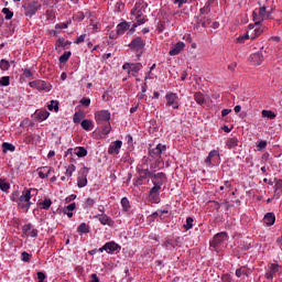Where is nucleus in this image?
Returning a JSON list of instances; mask_svg holds the SVG:
<instances>
[{
    "label": "nucleus",
    "mask_w": 282,
    "mask_h": 282,
    "mask_svg": "<svg viewBox=\"0 0 282 282\" xmlns=\"http://www.w3.org/2000/svg\"><path fill=\"white\" fill-rule=\"evenodd\" d=\"M111 112L108 110H99L95 112V121L99 127H101L104 135H109L111 133Z\"/></svg>",
    "instance_id": "nucleus-1"
},
{
    "label": "nucleus",
    "mask_w": 282,
    "mask_h": 282,
    "mask_svg": "<svg viewBox=\"0 0 282 282\" xmlns=\"http://www.w3.org/2000/svg\"><path fill=\"white\" fill-rule=\"evenodd\" d=\"M131 52L137 54V57L140 58L144 54V47H147V41L140 36L134 37L128 45Z\"/></svg>",
    "instance_id": "nucleus-2"
},
{
    "label": "nucleus",
    "mask_w": 282,
    "mask_h": 282,
    "mask_svg": "<svg viewBox=\"0 0 282 282\" xmlns=\"http://www.w3.org/2000/svg\"><path fill=\"white\" fill-rule=\"evenodd\" d=\"M228 240V234L226 231H221L219 234H216L213 238V240L209 242L210 248H214L216 252L224 246V241Z\"/></svg>",
    "instance_id": "nucleus-3"
},
{
    "label": "nucleus",
    "mask_w": 282,
    "mask_h": 282,
    "mask_svg": "<svg viewBox=\"0 0 282 282\" xmlns=\"http://www.w3.org/2000/svg\"><path fill=\"white\" fill-rule=\"evenodd\" d=\"M30 199H32V189L22 192V195L18 200V208L30 210Z\"/></svg>",
    "instance_id": "nucleus-4"
},
{
    "label": "nucleus",
    "mask_w": 282,
    "mask_h": 282,
    "mask_svg": "<svg viewBox=\"0 0 282 282\" xmlns=\"http://www.w3.org/2000/svg\"><path fill=\"white\" fill-rule=\"evenodd\" d=\"M25 17H34L39 10H41V4L36 1H28L23 4Z\"/></svg>",
    "instance_id": "nucleus-5"
},
{
    "label": "nucleus",
    "mask_w": 282,
    "mask_h": 282,
    "mask_svg": "<svg viewBox=\"0 0 282 282\" xmlns=\"http://www.w3.org/2000/svg\"><path fill=\"white\" fill-rule=\"evenodd\" d=\"M121 247L115 241L106 242L101 248L98 249V252H108V254H113V252H118Z\"/></svg>",
    "instance_id": "nucleus-6"
},
{
    "label": "nucleus",
    "mask_w": 282,
    "mask_h": 282,
    "mask_svg": "<svg viewBox=\"0 0 282 282\" xmlns=\"http://www.w3.org/2000/svg\"><path fill=\"white\" fill-rule=\"evenodd\" d=\"M219 163V151L213 150L209 152L207 159L205 160V164L207 166H217Z\"/></svg>",
    "instance_id": "nucleus-7"
},
{
    "label": "nucleus",
    "mask_w": 282,
    "mask_h": 282,
    "mask_svg": "<svg viewBox=\"0 0 282 282\" xmlns=\"http://www.w3.org/2000/svg\"><path fill=\"white\" fill-rule=\"evenodd\" d=\"M139 177L135 180V184L138 186H142V182L147 180V177L153 178V173L149 171V169H138Z\"/></svg>",
    "instance_id": "nucleus-8"
},
{
    "label": "nucleus",
    "mask_w": 282,
    "mask_h": 282,
    "mask_svg": "<svg viewBox=\"0 0 282 282\" xmlns=\"http://www.w3.org/2000/svg\"><path fill=\"white\" fill-rule=\"evenodd\" d=\"M166 151V145L159 143L154 149L149 151V154L154 160H158V158L162 156V153Z\"/></svg>",
    "instance_id": "nucleus-9"
},
{
    "label": "nucleus",
    "mask_w": 282,
    "mask_h": 282,
    "mask_svg": "<svg viewBox=\"0 0 282 282\" xmlns=\"http://www.w3.org/2000/svg\"><path fill=\"white\" fill-rule=\"evenodd\" d=\"M167 178L166 174L163 172L156 173L152 175V184H156V186H163V184H166Z\"/></svg>",
    "instance_id": "nucleus-10"
},
{
    "label": "nucleus",
    "mask_w": 282,
    "mask_h": 282,
    "mask_svg": "<svg viewBox=\"0 0 282 282\" xmlns=\"http://www.w3.org/2000/svg\"><path fill=\"white\" fill-rule=\"evenodd\" d=\"M177 246H180V238H167L163 243V248L171 251L175 250Z\"/></svg>",
    "instance_id": "nucleus-11"
},
{
    "label": "nucleus",
    "mask_w": 282,
    "mask_h": 282,
    "mask_svg": "<svg viewBox=\"0 0 282 282\" xmlns=\"http://www.w3.org/2000/svg\"><path fill=\"white\" fill-rule=\"evenodd\" d=\"M88 174H89V167H83L82 176H78V178H77L78 188H85V185L87 184V175Z\"/></svg>",
    "instance_id": "nucleus-12"
},
{
    "label": "nucleus",
    "mask_w": 282,
    "mask_h": 282,
    "mask_svg": "<svg viewBox=\"0 0 282 282\" xmlns=\"http://www.w3.org/2000/svg\"><path fill=\"white\" fill-rule=\"evenodd\" d=\"M22 232L25 237H39V229H33L32 224H26L22 227Z\"/></svg>",
    "instance_id": "nucleus-13"
},
{
    "label": "nucleus",
    "mask_w": 282,
    "mask_h": 282,
    "mask_svg": "<svg viewBox=\"0 0 282 282\" xmlns=\"http://www.w3.org/2000/svg\"><path fill=\"white\" fill-rule=\"evenodd\" d=\"M120 149H122V141L117 140L109 145L108 153L109 155H118V153H120Z\"/></svg>",
    "instance_id": "nucleus-14"
},
{
    "label": "nucleus",
    "mask_w": 282,
    "mask_h": 282,
    "mask_svg": "<svg viewBox=\"0 0 282 282\" xmlns=\"http://www.w3.org/2000/svg\"><path fill=\"white\" fill-rule=\"evenodd\" d=\"M250 61H251V63H253V65H261V63H263V48H261L257 53H253L250 56Z\"/></svg>",
    "instance_id": "nucleus-15"
},
{
    "label": "nucleus",
    "mask_w": 282,
    "mask_h": 282,
    "mask_svg": "<svg viewBox=\"0 0 282 282\" xmlns=\"http://www.w3.org/2000/svg\"><path fill=\"white\" fill-rule=\"evenodd\" d=\"M184 47H186V44H184V42H178L174 45L172 50H170L169 55L177 56V54H180L182 50H184Z\"/></svg>",
    "instance_id": "nucleus-16"
},
{
    "label": "nucleus",
    "mask_w": 282,
    "mask_h": 282,
    "mask_svg": "<svg viewBox=\"0 0 282 282\" xmlns=\"http://www.w3.org/2000/svg\"><path fill=\"white\" fill-rule=\"evenodd\" d=\"M96 219H99L100 224H102V226H113V220L111 219V217L107 216V215H97L95 216Z\"/></svg>",
    "instance_id": "nucleus-17"
},
{
    "label": "nucleus",
    "mask_w": 282,
    "mask_h": 282,
    "mask_svg": "<svg viewBox=\"0 0 282 282\" xmlns=\"http://www.w3.org/2000/svg\"><path fill=\"white\" fill-rule=\"evenodd\" d=\"M165 100H166V107H172V105H175L178 100L177 94L175 93L166 94Z\"/></svg>",
    "instance_id": "nucleus-18"
},
{
    "label": "nucleus",
    "mask_w": 282,
    "mask_h": 282,
    "mask_svg": "<svg viewBox=\"0 0 282 282\" xmlns=\"http://www.w3.org/2000/svg\"><path fill=\"white\" fill-rule=\"evenodd\" d=\"M263 221L265 226H274V223L276 221V216L274 213H267L263 217Z\"/></svg>",
    "instance_id": "nucleus-19"
},
{
    "label": "nucleus",
    "mask_w": 282,
    "mask_h": 282,
    "mask_svg": "<svg viewBox=\"0 0 282 282\" xmlns=\"http://www.w3.org/2000/svg\"><path fill=\"white\" fill-rule=\"evenodd\" d=\"M131 28V24L129 22H121L117 25V35L122 36L127 30Z\"/></svg>",
    "instance_id": "nucleus-20"
},
{
    "label": "nucleus",
    "mask_w": 282,
    "mask_h": 282,
    "mask_svg": "<svg viewBox=\"0 0 282 282\" xmlns=\"http://www.w3.org/2000/svg\"><path fill=\"white\" fill-rule=\"evenodd\" d=\"M252 20L254 21V24H249V30H252L253 28H259L261 25V15L257 13V11L252 12Z\"/></svg>",
    "instance_id": "nucleus-21"
},
{
    "label": "nucleus",
    "mask_w": 282,
    "mask_h": 282,
    "mask_svg": "<svg viewBox=\"0 0 282 282\" xmlns=\"http://www.w3.org/2000/svg\"><path fill=\"white\" fill-rule=\"evenodd\" d=\"M140 69H142V64L137 63V64H131L130 69L128 70V74H131V76H138L140 74Z\"/></svg>",
    "instance_id": "nucleus-22"
},
{
    "label": "nucleus",
    "mask_w": 282,
    "mask_h": 282,
    "mask_svg": "<svg viewBox=\"0 0 282 282\" xmlns=\"http://www.w3.org/2000/svg\"><path fill=\"white\" fill-rule=\"evenodd\" d=\"M276 272H279V264H271L270 271L265 273V279H274V276H276Z\"/></svg>",
    "instance_id": "nucleus-23"
},
{
    "label": "nucleus",
    "mask_w": 282,
    "mask_h": 282,
    "mask_svg": "<svg viewBox=\"0 0 282 282\" xmlns=\"http://www.w3.org/2000/svg\"><path fill=\"white\" fill-rule=\"evenodd\" d=\"M236 276H238V279H241V276H250V269L246 267H241L240 269H237Z\"/></svg>",
    "instance_id": "nucleus-24"
},
{
    "label": "nucleus",
    "mask_w": 282,
    "mask_h": 282,
    "mask_svg": "<svg viewBox=\"0 0 282 282\" xmlns=\"http://www.w3.org/2000/svg\"><path fill=\"white\" fill-rule=\"evenodd\" d=\"M50 173H52V167H41V170L39 171V177H41V180H45V177H48Z\"/></svg>",
    "instance_id": "nucleus-25"
},
{
    "label": "nucleus",
    "mask_w": 282,
    "mask_h": 282,
    "mask_svg": "<svg viewBox=\"0 0 282 282\" xmlns=\"http://www.w3.org/2000/svg\"><path fill=\"white\" fill-rule=\"evenodd\" d=\"M30 87H33L34 89H39V91H43V89H45V82H39V80L31 82Z\"/></svg>",
    "instance_id": "nucleus-26"
},
{
    "label": "nucleus",
    "mask_w": 282,
    "mask_h": 282,
    "mask_svg": "<svg viewBox=\"0 0 282 282\" xmlns=\"http://www.w3.org/2000/svg\"><path fill=\"white\" fill-rule=\"evenodd\" d=\"M210 25V19L202 18L197 21L196 28H208Z\"/></svg>",
    "instance_id": "nucleus-27"
},
{
    "label": "nucleus",
    "mask_w": 282,
    "mask_h": 282,
    "mask_svg": "<svg viewBox=\"0 0 282 282\" xmlns=\"http://www.w3.org/2000/svg\"><path fill=\"white\" fill-rule=\"evenodd\" d=\"M35 116L37 119H40L42 122L43 120H47V118H50V113L47 112V110H40L35 112Z\"/></svg>",
    "instance_id": "nucleus-28"
},
{
    "label": "nucleus",
    "mask_w": 282,
    "mask_h": 282,
    "mask_svg": "<svg viewBox=\"0 0 282 282\" xmlns=\"http://www.w3.org/2000/svg\"><path fill=\"white\" fill-rule=\"evenodd\" d=\"M236 147H239V139L230 138V139L227 140V148L228 149H235Z\"/></svg>",
    "instance_id": "nucleus-29"
},
{
    "label": "nucleus",
    "mask_w": 282,
    "mask_h": 282,
    "mask_svg": "<svg viewBox=\"0 0 282 282\" xmlns=\"http://www.w3.org/2000/svg\"><path fill=\"white\" fill-rule=\"evenodd\" d=\"M259 15L261 21H265V19H270V12L267 11L265 7H261L259 9Z\"/></svg>",
    "instance_id": "nucleus-30"
},
{
    "label": "nucleus",
    "mask_w": 282,
    "mask_h": 282,
    "mask_svg": "<svg viewBox=\"0 0 282 282\" xmlns=\"http://www.w3.org/2000/svg\"><path fill=\"white\" fill-rule=\"evenodd\" d=\"M82 128L84 129V131H90L91 127L94 126V122L89 119H85L82 121Z\"/></svg>",
    "instance_id": "nucleus-31"
},
{
    "label": "nucleus",
    "mask_w": 282,
    "mask_h": 282,
    "mask_svg": "<svg viewBox=\"0 0 282 282\" xmlns=\"http://www.w3.org/2000/svg\"><path fill=\"white\" fill-rule=\"evenodd\" d=\"M75 155H77V158H86L87 149H85L84 147L76 148Z\"/></svg>",
    "instance_id": "nucleus-32"
},
{
    "label": "nucleus",
    "mask_w": 282,
    "mask_h": 282,
    "mask_svg": "<svg viewBox=\"0 0 282 282\" xmlns=\"http://www.w3.org/2000/svg\"><path fill=\"white\" fill-rule=\"evenodd\" d=\"M194 100L197 102V105H204V102H206V98H204V94L202 93H195Z\"/></svg>",
    "instance_id": "nucleus-33"
},
{
    "label": "nucleus",
    "mask_w": 282,
    "mask_h": 282,
    "mask_svg": "<svg viewBox=\"0 0 282 282\" xmlns=\"http://www.w3.org/2000/svg\"><path fill=\"white\" fill-rule=\"evenodd\" d=\"M0 191L8 193L10 191V183L6 182V178H0Z\"/></svg>",
    "instance_id": "nucleus-34"
},
{
    "label": "nucleus",
    "mask_w": 282,
    "mask_h": 282,
    "mask_svg": "<svg viewBox=\"0 0 282 282\" xmlns=\"http://www.w3.org/2000/svg\"><path fill=\"white\" fill-rule=\"evenodd\" d=\"M40 206L42 210H50V207L52 206V199L45 198L42 203H40Z\"/></svg>",
    "instance_id": "nucleus-35"
},
{
    "label": "nucleus",
    "mask_w": 282,
    "mask_h": 282,
    "mask_svg": "<svg viewBox=\"0 0 282 282\" xmlns=\"http://www.w3.org/2000/svg\"><path fill=\"white\" fill-rule=\"evenodd\" d=\"M142 17V11H138L137 12V23H134L137 26L138 25H144V23H147V19L145 18H141Z\"/></svg>",
    "instance_id": "nucleus-36"
},
{
    "label": "nucleus",
    "mask_w": 282,
    "mask_h": 282,
    "mask_svg": "<svg viewBox=\"0 0 282 282\" xmlns=\"http://www.w3.org/2000/svg\"><path fill=\"white\" fill-rule=\"evenodd\" d=\"M57 47H67V45H72L70 41H66L65 37H59L56 42Z\"/></svg>",
    "instance_id": "nucleus-37"
},
{
    "label": "nucleus",
    "mask_w": 282,
    "mask_h": 282,
    "mask_svg": "<svg viewBox=\"0 0 282 282\" xmlns=\"http://www.w3.org/2000/svg\"><path fill=\"white\" fill-rule=\"evenodd\" d=\"M262 118H269V120H274L276 115L272 110H262Z\"/></svg>",
    "instance_id": "nucleus-38"
},
{
    "label": "nucleus",
    "mask_w": 282,
    "mask_h": 282,
    "mask_svg": "<svg viewBox=\"0 0 282 282\" xmlns=\"http://www.w3.org/2000/svg\"><path fill=\"white\" fill-rule=\"evenodd\" d=\"M2 14H4V19L6 21H10L12 19V17H14V12H12L10 9L8 8H3L2 9Z\"/></svg>",
    "instance_id": "nucleus-39"
},
{
    "label": "nucleus",
    "mask_w": 282,
    "mask_h": 282,
    "mask_svg": "<svg viewBox=\"0 0 282 282\" xmlns=\"http://www.w3.org/2000/svg\"><path fill=\"white\" fill-rule=\"evenodd\" d=\"M95 204H96V199H94V198H91V197H88V198H86V200L84 202L83 207H84L85 209L91 208Z\"/></svg>",
    "instance_id": "nucleus-40"
},
{
    "label": "nucleus",
    "mask_w": 282,
    "mask_h": 282,
    "mask_svg": "<svg viewBox=\"0 0 282 282\" xmlns=\"http://www.w3.org/2000/svg\"><path fill=\"white\" fill-rule=\"evenodd\" d=\"M253 36H251L252 40L257 39V36H261L263 34V29L261 25L254 26L253 29Z\"/></svg>",
    "instance_id": "nucleus-41"
},
{
    "label": "nucleus",
    "mask_w": 282,
    "mask_h": 282,
    "mask_svg": "<svg viewBox=\"0 0 282 282\" xmlns=\"http://www.w3.org/2000/svg\"><path fill=\"white\" fill-rule=\"evenodd\" d=\"M70 56H72V52L69 51L64 52V54L59 56V63H67Z\"/></svg>",
    "instance_id": "nucleus-42"
},
{
    "label": "nucleus",
    "mask_w": 282,
    "mask_h": 282,
    "mask_svg": "<svg viewBox=\"0 0 282 282\" xmlns=\"http://www.w3.org/2000/svg\"><path fill=\"white\" fill-rule=\"evenodd\" d=\"M0 69L2 72H8L10 69V62H8L7 59H1L0 61Z\"/></svg>",
    "instance_id": "nucleus-43"
},
{
    "label": "nucleus",
    "mask_w": 282,
    "mask_h": 282,
    "mask_svg": "<svg viewBox=\"0 0 282 282\" xmlns=\"http://www.w3.org/2000/svg\"><path fill=\"white\" fill-rule=\"evenodd\" d=\"M2 150H3V153H8V151H14L15 148L12 143L4 142L2 143Z\"/></svg>",
    "instance_id": "nucleus-44"
},
{
    "label": "nucleus",
    "mask_w": 282,
    "mask_h": 282,
    "mask_svg": "<svg viewBox=\"0 0 282 282\" xmlns=\"http://www.w3.org/2000/svg\"><path fill=\"white\" fill-rule=\"evenodd\" d=\"M78 232L87 234L89 232V226L85 223L80 224L77 228Z\"/></svg>",
    "instance_id": "nucleus-45"
},
{
    "label": "nucleus",
    "mask_w": 282,
    "mask_h": 282,
    "mask_svg": "<svg viewBox=\"0 0 282 282\" xmlns=\"http://www.w3.org/2000/svg\"><path fill=\"white\" fill-rule=\"evenodd\" d=\"M74 171H76V165L74 164L68 165L65 172L66 177H72V175L74 174Z\"/></svg>",
    "instance_id": "nucleus-46"
},
{
    "label": "nucleus",
    "mask_w": 282,
    "mask_h": 282,
    "mask_svg": "<svg viewBox=\"0 0 282 282\" xmlns=\"http://www.w3.org/2000/svg\"><path fill=\"white\" fill-rule=\"evenodd\" d=\"M10 85V76H3L0 78V86L8 87Z\"/></svg>",
    "instance_id": "nucleus-47"
},
{
    "label": "nucleus",
    "mask_w": 282,
    "mask_h": 282,
    "mask_svg": "<svg viewBox=\"0 0 282 282\" xmlns=\"http://www.w3.org/2000/svg\"><path fill=\"white\" fill-rule=\"evenodd\" d=\"M21 257L24 263H30V261L32 260V254L28 253L26 251H23L21 253Z\"/></svg>",
    "instance_id": "nucleus-48"
},
{
    "label": "nucleus",
    "mask_w": 282,
    "mask_h": 282,
    "mask_svg": "<svg viewBox=\"0 0 282 282\" xmlns=\"http://www.w3.org/2000/svg\"><path fill=\"white\" fill-rule=\"evenodd\" d=\"M48 111H58V101L52 100L51 104L48 105Z\"/></svg>",
    "instance_id": "nucleus-49"
},
{
    "label": "nucleus",
    "mask_w": 282,
    "mask_h": 282,
    "mask_svg": "<svg viewBox=\"0 0 282 282\" xmlns=\"http://www.w3.org/2000/svg\"><path fill=\"white\" fill-rule=\"evenodd\" d=\"M121 206H122L123 210H129V208H131V205L129 204V198L123 197L121 199Z\"/></svg>",
    "instance_id": "nucleus-50"
},
{
    "label": "nucleus",
    "mask_w": 282,
    "mask_h": 282,
    "mask_svg": "<svg viewBox=\"0 0 282 282\" xmlns=\"http://www.w3.org/2000/svg\"><path fill=\"white\" fill-rule=\"evenodd\" d=\"M193 217H187L186 224L183 225V228H185L186 230H191V228H193Z\"/></svg>",
    "instance_id": "nucleus-51"
},
{
    "label": "nucleus",
    "mask_w": 282,
    "mask_h": 282,
    "mask_svg": "<svg viewBox=\"0 0 282 282\" xmlns=\"http://www.w3.org/2000/svg\"><path fill=\"white\" fill-rule=\"evenodd\" d=\"M80 120H83V115L80 112H75L73 117V122H75V124H78Z\"/></svg>",
    "instance_id": "nucleus-52"
},
{
    "label": "nucleus",
    "mask_w": 282,
    "mask_h": 282,
    "mask_svg": "<svg viewBox=\"0 0 282 282\" xmlns=\"http://www.w3.org/2000/svg\"><path fill=\"white\" fill-rule=\"evenodd\" d=\"M161 189L162 187L160 185L154 184V186L150 189V194L158 195V193H160Z\"/></svg>",
    "instance_id": "nucleus-53"
},
{
    "label": "nucleus",
    "mask_w": 282,
    "mask_h": 282,
    "mask_svg": "<svg viewBox=\"0 0 282 282\" xmlns=\"http://www.w3.org/2000/svg\"><path fill=\"white\" fill-rule=\"evenodd\" d=\"M67 210L68 212L76 210V203H72V204L67 205L66 207H64L63 213H67Z\"/></svg>",
    "instance_id": "nucleus-54"
},
{
    "label": "nucleus",
    "mask_w": 282,
    "mask_h": 282,
    "mask_svg": "<svg viewBox=\"0 0 282 282\" xmlns=\"http://www.w3.org/2000/svg\"><path fill=\"white\" fill-rule=\"evenodd\" d=\"M149 199L152 202V204H158L160 202V197H158V194H149Z\"/></svg>",
    "instance_id": "nucleus-55"
},
{
    "label": "nucleus",
    "mask_w": 282,
    "mask_h": 282,
    "mask_svg": "<svg viewBox=\"0 0 282 282\" xmlns=\"http://www.w3.org/2000/svg\"><path fill=\"white\" fill-rule=\"evenodd\" d=\"M80 105H83V107H89V105H91V99H89V98H82L80 99Z\"/></svg>",
    "instance_id": "nucleus-56"
},
{
    "label": "nucleus",
    "mask_w": 282,
    "mask_h": 282,
    "mask_svg": "<svg viewBox=\"0 0 282 282\" xmlns=\"http://www.w3.org/2000/svg\"><path fill=\"white\" fill-rule=\"evenodd\" d=\"M248 39H250L249 34L241 35L237 39V43H246V41H248Z\"/></svg>",
    "instance_id": "nucleus-57"
},
{
    "label": "nucleus",
    "mask_w": 282,
    "mask_h": 282,
    "mask_svg": "<svg viewBox=\"0 0 282 282\" xmlns=\"http://www.w3.org/2000/svg\"><path fill=\"white\" fill-rule=\"evenodd\" d=\"M209 204L213 206V208H215L216 213H219V208H221V204L215 200L209 202Z\"/></svg>",
    "instance_id": "nucleus-58"
},
{
    "label": "nucleus",
    "mask_w": 282,
    "mask_h": 282,
    "mask_svg": "<svg viewBox=\"0 0 282 282\" xmlns=\"http://www.w3.org/2000/svg\"><path fill=\"white\" fill-rule=\"evenodd\" d=\"M86 36H87L86 34L78 36L77 40L75 41V44L80 45V43H85Z\"/></svg>",
    "instance_id": "nucleus-59"
},
{
    "label": "nucleus",
    "mask_w": 282,
    "mask_h": 282,
    "mask_svg": "<svg viewBox=\"0 0 282 282\" xmlns=\"http://www.w3.org/2000/svg\"><path fill=\"white\" fill-rule=\"evenodd\" d=\"M265 147H268V141H260L258 143V151H263V149H265Z\"/></svg>",
    "instance_id": "nucleus-60"
},
{
    "label": "nucleus",
    "mask_w": 282,
    "mask_h": 282,
    "mask_svg": "<svg viewBox=\"0 0 282 282\" xmlns=\"http://www.w3.org/2000/svg\"><path fill=\"white\" fill-rule=\"evenodd\" d=\"M75 19L77 21H84L85 20V13L83 11L77 12V14L75 15Z\"/></svg>",
    "instance_id": "nucleus-61"
},
{
    "label": "nucleus",
    "mask_w": 282,
    "mask_h": 282,
    "mask_svg": "<svg viewBox=\"0 0 282 282\" xmlns=\"http://www.w3.org/2000/svg\"><path fill=\"white\" fill-rule=\"evenodd\" d=\"M20 197H21V196H19V192H14V193L11 195V200L19 203Z\"/></svg>",
    "instance_id": "nucleus-62"
},
{
    "label": "nucleus",
    "mask_w": 282,
    "mask_h": 282,
    "mask_svg": "<svg viewBox=\"0 0 282 282\" xmlns=\"http://www.w3.org/2000/svg\"><path fill=\"white\" fill-rule=\"evenodd\" d=\"M89 282H100V279L98 278V274L93 273L90 275V281Z\"/></svg>",
    "instance_id": "nucleus-63"
},
{
    "label": "nucleus",
    "mask_w": 282,
    "mask_h": 282,
    "mask_svg": "<svg viewBox=\"0 0 282 282\" xmlns=\"http://www.w3.org/2000/svg\"><path fill=\"white\" fill-rule=\"evenodd\" d=\"M210 12V6H206L200 9V14H208Z\"/></svg>",
    "instance_id": "nucleus-64"
}]
</instances>
